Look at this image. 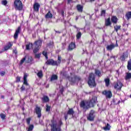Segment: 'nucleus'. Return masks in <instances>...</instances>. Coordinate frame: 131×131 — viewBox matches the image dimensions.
<instances>
[{
    "label": "nucleus",
    "mask_w": 131,
    "mask_h": 131,
    "mask_svg": "<svg viewBox=\"0 0 131 131\" xmlns=\"http://www.w3.org/2000/svg\"><path fill=\"white\" fill-rule=\"evenodd\" d=\"M114 48H115V45L113 43H112L110 45H107L106 47V50L107 51H112V50H113V49H114Z\"/></svg>",
    "instance_id": "2eb2a0df"
},
{
    "label": "nucleus",
    "mask_w": 131,
    "mask_h": 131,
    "mask_svg": "<svg viewBox=\"0 0 131 131\" xmlns=\"http://www.w3.org/2000/svg\"><path fill=\"white\" fill-rule=\"evenodd\" d=\"M48 46H49V47L50 48H53V46H54V42H50Z\"/></svg>",
    "instance_id": "37998d69"
},
{
    "label": "nucleus",
    "mask_w": 131,
    "mask_h": 131,
    "mask_svg": "<svg viewBox=\"0 0 131 131\" xmlns=\"http://www.w3.org/2000/svg\"><path fill=\"white\" fill-rule=\"evenodd\" d=\"M21 80V77H16V82H19Z\"/></svg>",
    "instance_id": "de8ad7c7"
},
{
    "label": "nucleus",
    "mask_w": 131,
    "mask_h": 131,
    "mask_svg": "<svg viewBox=\"0 0 131 131\" xmlns=\"http://www.w3.org/2000/svg\"><path fill=\"white\" fill-rule=\"evenodd\" d=\"M2 5H4V6H6V5L8 4V1H7L6 0L3 1L2 2Z\"/></svg>",
    "instance_id": "79ce46f5"
},
{
    "label": "nucleus",
    "mask_w": 131,
    "mask_h": 131,
    "mask_svg": "<svg viewBox=\"0 0 131 131\" xmlns=\"http://www.w3.org/2000/svg\"><path fill=\"white\" fill-rule=\"evenodd\" d=\"M62 16H64V11H61Z\"/></svg>",
    "instance_id": "864d4df0"
},
{
    "label": "nucleus",
    "mask_w": 131,
    "mask_h": 131,
    "mask_svg": "<svg viewBox=\"0 0 131 131\" xmlns=\"http://www.w3.org/2000/svg\"><path fill=\"white\" fill-rule=\"evenodd\" d=\"M68 79L69 81L73 82V83H75V82H77V81L80 80V77L77 76H74L73 77H69Z\"/></svg>",
    "instance_id": "6e6552de"
},
{
    "label": "nucleus",
    "mask_w": 131,
    "mask_h": 131,
    "mask_svg": "<svg viewBox=\"0 0 131 131\" xmlns=\"http://www.w3.org/2000/svg\"><path fill=\"white\" fill-rule=\"evenodd\" d=\"M97 103V97L94 96L92 98V100L89 101H82L80 103V107L83 110H88L91 107H94V105Z\"/></svg>",
    "instance_id": "f257e3e1"
},
{
    "label": "nucleus",
    "mask_w": 131,
    "mask_h": 131,
    "mask_svg": "<svg viewBox=\"0 0 131 131\" xmlns=\"http://www.w3.org/2000/svg\"><path fill=\"white\" fill-rule=\"evenodd\" d=\"M95 116V111L91 110L89 113V115L87 117V119L89 120V121H94Z\"/></svg>",
    "instance_id": "0eeeda50"
},
{
    "label": "nucleus",
    "mask_w": 131,
    "mask_h": 131,
    "mask_svg": "<svg viewBox=\"0 0 131 131\" xmlns=\"http://www.w3.org/2000/svg\"><path fill=\"white\" fill-rule=\"evenodd\" d=\"M41 55V53L36 54H35V58H37V59H39V58H40V55Z\"/></svg>",
    "instance_id": "a19ab883"
},
{
    "label": "nucleus",
    "mask_w": 131,
    "mask_h": 131,
    "mask_svg": "<svg viewBox=\"0 0 131 131\" xmlns=\"http://www.w3.org/2000/svg\"><path fill=\"white\" fill-rule=\"evenodd\" d=\"M74 49H75V43L72 42L69 46V51H72V50H74Z\"/></svg>",
    "instance_id": "dca6fc26"
},
{
    "label": "nucleus",
    "mask_w": 131,
    "mask_h": 131,
    "mask_svg": "<svg viewBox=\"0 0 131 131\" xmlns=\"http://www.w3.org/2000/svg\"><path fill=\"white\" fill-rule=\"evenodd\" d=\"M117 47H118V45H116Z\"/></svg>",
    "instance_id": "e2e57ef3"
},
{
    "label": "nucleus",
    "mask_w": 131,
    "mask_h": 131,
    "mask_svg": "<svg viewBox=\"0 0 131 131\" xmlns=\"http://www.w3.org/2000/svg\"><path fill=\"white\" fill-rule=\"evenodd\" d=\"M60 91L61 92V93H62V92H63V90L61 89V90H60Z\"/></svg>",
    "instance_id": "052dcab7"
},
{
    "label": "nucleus",
    "mask_w": 131,
    "mask_h": 131,
    "mask_svg": "<svg viewBox=\"0 0 131 131\" xmlns=\"http://www.w3.org/2000/svg\"><path fill=\"white\" fill-rule=\"evenodd\" d=\"M45 18L46 19H51V18H53V14L51 13V11L48 12L45 15Z\"/></svg>",
    "instance_id": "a211bd4d"
},
{
    "label": "nucleus",
    "mask_w": 131,
    "mask_h": 131,
    "mask_svg": "<svg viewBox=\"0 0 131 131\" xmlns=\"http://www.w3.org/2000/svg\"><path fill=\"white\" fill-rule=\"evenodd\" d=\"M13 52L14 53V54H17V50H13Z\"/></svg>",
    "instance_id": "3c124183"
},
{
    "label": "nucleus",
    "mask_w": 131,
    "mask_h": 131,
    "mask_svg": "<svg viewBox=\"0 0 131 131\" xmlns=\"http://www.w3.org/2000/svg\"><path fill=\"white\" fill-rule=\"evenodd\" d=\"M104 81L105 82L106 86H109V84H110V79L107 78L104 79Z\"/></svg>",
    "instance_id": "bb28decb"
},
{
    "label": "nucleus",
    "mask_w": 131,
    "mask_h": 131,
    "mask_svg": "<svg viewBox=\"0 0 131 131\" xmlns=\"http://www.w3.org/2000/svg\"><path fill=\"white\" fill-rule=\"evenodd\" d=\"M33 59L31 56H27V59L26 60V63H31V62H32Z\"/></svg>",
    "instance_id": "b1692460"
},
{
    "label": "nucleus",
    "mask_w": 131,
    "mask_h": 131,
    "mask_svg": "<svg viewBox=\"0 0 131 131\" xmlns=\"http://www.w3.org/2000/svg\"><path fill=\"white\" fill-rule=\"evenodd\" d=\"M27 59V56H26L24 58H23L20 60V65H22V64H23V63H24L25 61L26 62Z\"/></svg>",
    "instance_id": "473e14b6"
},
{
    "label": "nucleus",
    "mask_w": 131,
    "mask_h": 131,
    "mask_svg": "<svg viewBox=\"0 0 131 131\" xmlns=\"http://www.w3.org/2000/svg\"><path fill=\"white\" fill-rule=\"evenodd\" d=\"M95 75L94 73H91L89 75L88 84L91 88H94L96 86V81H95Z\"/></svg>",
    "instance_id": "7ed1b4c3"
},
{
    "label": "nucleus",
    "mask_w": 131,
    "mask_h": 131,
    "mask_svg": "<svg viewBox=\"0 0 131 131\" xmlns=\"http://www.w3.org/2000/svg\"><path fill=\"white\" fill-rule=\"evenodd\" d=\"M42 55H43V56H45V57L46 60H48V55H47V52L43 51V52H42Z\"/></svg>",
    "instance_id": "58836bf2"
},
{
    "label": "nucleus",
    "mask_w": 131,
    "mask_h": 131,
    "mask_svg": "<svg viewBox=\"0 0 131 131\" xmlns=\"http://www.w3.org/2000/svg\"><path fill=\"white\" fill-rule=\"evenodd\" d=\"M5 74L6 73L4 71H2L0 73L1 76H4V75H5Z\"/></svg>",
    "instance_id": "09e8293b"
},
{
    "label": "nucleus",
    "mask_w": 131,
    "mask_h": 131,
    "mask_svg": "<svg viewBox=\"0 0 131 131\" xmlns=\"http://www.w3.org/2000/svg\"><path fill=\"white\" fill-rule=\"evenodd\" d=\"M0 117L2 118V119H3V120H5V118H6V114L1 113L0 114Z\"/></svg>",
    "instance_id": "4c0bfd02"
},
{
    "label": "nucleus",
    "mask_w": 131,
    "mask_h": 131,
    "mask_svg": "<svg viewBox=\"0 0 131 131\" xmlns=\"http://www.w3.org/2000/svg\"><path fill=\"white\" fill-rule=\"evenodd\" d=\"M39 7H40V5H39V4L37 3H35L33 6L34 10L35 12H38L39 10Z\"/></svg>",
    "instance_id": "ddd939ff"
},
{
    "label": "nucleus",
    "mask_w": 131,
    "mask_h": 131,
    "mask_svg": "<svg viewBox=\"0 0 131 131\" xmlns=\"http://www.w3.org/2000/svg\"><path fill=\"white\" fill-rule=\"evenodd\" d=\"M31 120V119H30V118H29L28 119H27L26 121H27V123L28 124H30V121Z\"/></svg>",
    "instance_id": "a18cd8bd"
},
{
    "label": "nucleus",
    "mask_w": 131,
    "mask_h": 131,
    "mask_svg": "<svg viewBox=\"0 0 131 131\" xmlns=\"http://www.w3.org/2000/svg\"><path fill=\"white\" fill-rule=\"evenodd\" d=\"M2 99H4V96H2Z\"/></svg>",
    "instance_id": "680f3d73"
},
{
    "label": "nucleus",
    "mask_w": 131,
    "mask_h": 131,
    "mask_svg": "<svg viewBox=\"0 0 131 131\" xmlns=\"http://www.w3.org/2000/svg\"><path fill=\"white\" fill-rule=\"evenodd\" d=\"M120 59L121 60V61H125V57L124 56V55H122V56H121Z\"/></svg>",
    "instance_id": "49530a36"
},
{
    "label": "nucleus",
    "mask_w": 131,
    "mask_h": 131,
    "mask_svg": "<svg viewBox=\"0 0 131 131\" xmlns=\"http://www.w3.org/2000/svg\"><path fill=\"white\" fill-rule=\"evenodd\" d=\"M68 115H72V117H74V111L73 108H69L67 114L64 115L65 120L68 119Z\"/></svg>",
    "instance_id": "1a4fd4ad"
},
{
    "label": "nucleus",
    "mask_w": 131,
    "mask_h": 131,
    "mask_svg": "<svg viewBox=\"0 0 131 131\" xmlns=\"http://www.w3.org/2000/svg\"><path fill=\"white\" fill-rule=\"evenodd\" d=\"M33 128H34V126L33 124L30 125L28 128L27 131H32L33 130Z\"/></svg>",
    "instance_id": "2f4dec72"
},
{
    "label": "nucleus",
    "mask_w": 131,
    "mask_h": 131,
    "mask_svg": "<svg viewBox=\"0 0 131 131\" xmlns=\"http://www.w3.org/2000/svg\"><path fill=\"white\" fill-rule=\"evenodd\" d=\"M118 19L117 18V17L116 16H112V17L111 18V21L112 22V23H115L116 24V23H117V21H118Z\"/></svg>",
    "instance_id": "412c9836"
},
{
    "label": "nucleus",
    "mask_w": 131,
    "mask_h": 131,
    "mask_svg": "<svg viewBox=\"0 0 131 131\" xmlns=\"http://www.w3.org/2000/svg\"><path fill=\"white\" fill-rule=\"evenodd\" d=\"M28 77V74H24V84L26 85H28V82H27V77Z\"/></svg>",
    "instance_id": "f3484780"
},
{
    "label": "nucleus",
    "mask_w": 131,
    "mask_h": 131,
    "mask_svg": "<svg viewBox=\"0 0 131 131\" xmlns=\"http://www.w3.org/2000/svg\"><path fill=\"white\" fill-rule=\"evenodd\" d=\"M61 56H58V60L57 61H54L53 59H49L46 61L47 65H52L53 66H58L61 63Z\"/></svg>",
    "instance_id": "20e7f679"
},
{
    "label": "nucleus",
    "mask_w": 131,
    "mask_h": 131,
    "mask_svg": "<svg viewBox=\"0 0 131 131\" xmlns=\"http://www.w3.org/2000/svg\"><path fill=\"white\" fill-rule=\"evenodd\" d=\"M76 20H78V16H77V17H76Z\"/></svg>",
    "instance_id": "6e6d98bb"
},
{
    "label": "nucleus",
    "mask_w": 131,
    "mask_h": 131,
    "mask_svg": "<svg viewBox=\"0 0 131 131\" xmlns=\"http://www.w3.org/2000/svg\"><path fill=\"white\" fill-rule=\"evenodd\" d=\"M126 18L127 19V20H129V19L131 18V11L128 12L126 14Z\"/></svg>",
    "instance_id": "cd10ccee"
},
{
    "label": "nucleus",
    "mask_w": 131,
    "mask_h": 131,
    "mask_svg": "<svg viewBox=\"0 0 131 131\" xmlns=\"http://www.w3.org/2000/svg\"><path fill=\"white\" fill-rule=\"evenodd\" d=\"M12 46H13V43L9 42L8 45L4 47L5 51H8V50H9V49H10Z\"/></svg>",
    "instance_id": "aec40b11"
},
{
    "label": "nucleus",
    "mask_w": 131,
    "mask_h": 131,
    "mask_svg": "<svg viewBox=\"0 0 131 131\" xmlns=\"http://www.w3.org/2000/svg\"><path fill=\"white\" fill-rule=\"evenodd\" d=\"M41 43L42 42L41 40H38L35 42L34 44L35 48L33 50V53H34V54H36V53L38 52V50L40 49V47H41Z\"/></svg>",
    "instance_id": "39448f33"
},
{
    "label": "nucleus",
    "mask_w": 131,
    "mask_h": 131,
    "mask_svg": "<svg viewBox=\"0 0 131 131\" xmlns=\"http://www.w3.org/2000/svg\"><path fill=\"white\" fill-rule=\"evenodd\" d=\"M43 131H49L48 129H45Z\"/></svg>",
    "instance_id": "13d9d810"
},
{
    "label": "nucleus",
    "mask_w": 131,
    "mask_h": 131,
    "mask_svg": "<svg viewBox=\"0 0 131 131\" xmlns=\"http://www.w3.org/2000/svg\"><path fill=\"white\" fill-rule=\"evenodd\" d=\"M14 7L16 10H18L21 11L23 9V5L22 4V2L20 0H15L14 2Z\"/></svg>",
    "instance_id": "423d86ee"
},
{
    "label": "nucleus",
    "mask_w": 131,
    "mask_h": 131,
    "mask_svg": "<svg viewBox=\"0 0 131 131\" xmlns=\"http://www.w3.org/2000/svg\"><path fill=\"white\" fill-rule=\"evenodd\" d=\"M32 43H29L26 45V50H30V49L32 48Z\"/></svg>",
    "instance_id": "c756f323"
},
{
    "label": "nucleus",
    "mask_w": 131,
    "mask_h": 131,
    "mask_svg": "<svg viewBox=\"0 0 131 131\" xmlns=\"http://www.w3.org/2000/svg\"><path fill=\"white\" fill-rule=\"evenodd\" d=\"M130 78H131V73H127L125 76V79H126V80H127V79H130Z\"/></svg>",
    "instance_id": "7c9ffc66"
},
{
    "label": "nucleus",
    "mask_w": 131,
    "mask_h": 131,
    "mask_svg": "<svg viewBox=\"0 0 131 131\" xmlns=\"http://www.w3.org/2000/svg\"><path fill=\"white\" fill-rule=\"evenodd\" d=\"M20 29H21V28H20V27H19L16 30L15 33H14V38H15V39H17V38H18V35L19 34V33L20 32Z\"/></svg>",
    "instance_id": "4468645a"
},
{
    "label": "nucleus",
    "mask_w": 131,
    "mask_h": 131,
    "mask_svg": "<svg viewBox=\"0 0 131 131\" xmlns=\"http://www.w3.org/2000/svg\"><path fill=\"white\" fill-rule=\"evenodd\" d=\"M102 94L105 96L106 98L110 99L112 97V92L110 91L105 90L102 92Z\"/></svg>",
    "instance_id": "9b49d317"
},
{
    "label": "nucleus",
    "mask_w": 131,
    "mask_h": 131,
    "mask_svg": "<svg viewBox=\"0 0 131 131\" xmlns=\"http://www.w3.org/2000/svg\"><path fill=\"white\" fill-rule=\"evenodd\" d=\"M90 2H95V0H90Z\"/></svg>",
    "instance_id": "bf43d9fd"
},
{
    "label": "nucleus",
    "mask_w": 131,
    "mask_h": 131,
    "mask_svg": "<svg viewBox=\"0 0 131 131\" xmlns=\"http://www.w3.org/2000/svg\"><path fill=\"white\" fill-rule=\"evenodd\" d=\"M35 110L38 118H40V117H41V108H40V107L36 105Z\"/></svg>",
    "instance_id": "9d476101"
},
{
    "label": "nucleus",
    "mask_w": 131,
    "mask_h": 131,
    "mask_svg": "<svg viewBox=\"0 0 131 131\" xmlns=\"http://www.w3.org/2000/svg\"><path fill=\"white\" fill-rule=\"evenodd\" d=\"M20 90H21V91H25V86L23 85L20 88Z\"/></svg>",
    "instance_id": "8fccbe9b"
},
{
    "label": "nucleus",
    "mask_w": 131,
    "mask_h": 131,
    "mask_svg": "<svg viewBox=\"0 0 131 131\" xmlns=\"http://www.w3.org/2000/svg\"><path fill=\"white\" fill-rule=\"evenodd\" d=\"M111 127V126H110V125L107 123L105 127H103V129L104 130H110Z\"/></svg>",
    "instance_id": "c85d7f7f"
},
{
    "label": "nucleus",
    "mask_w": 131,
    "mask_h": 131,
    "mask_svg": "<svg viewBox=\"0 0 131 131\" xmlns=\"http://www.w3.org/2000/svg\"><path fill=\"white\" fill-rule=\"evenodd\" d=\"M51 110V106H48V105H46V111L49 112Z\"/></svg>",
    "instance_id": "c03bdc74"
},
{
    "label": "nucleus",
    "mask_w": 131,
    "mask_h": 131,
    "mask_svg": "<svg viewBox=\"0 0 131 131\" xmlns=\"http://www.w3.org/2000/svg\"><path fill=\"white\" fill-rule=\"evenodd\" d=\"M42 102H49V97L47 96H44L43 97V98H42L41 99Z\"/></svg>",
    "instance_id": "a878e982"
},
{
    "label": "nucleus",
    "mask_w": 131,
    "mask_h": 131,
    "mask_svg": "<svg viewBox=\"0 0 131 131\" xmlns=\"http://www.w3.org/2000/svg\"><path fill=\"white\" fill-rule=\"evenodd\" d=\"M111 25V21L110 20V17L105 19V26H110Z\"/></svg>",
    "instance_id": "5701e85b"
},
{
    "label": "nucleus",
    "mask_w": 131,
    "mask_h": 131,
    "mask_svg": "<svg viewBox=\"0 0 131 131\" xmlns=\"http://www.w3.org/2000/svg\"><path fill=\"white\" fill-rule=\"evenodd\" d=\"M121 88H122V83L120 81H118L114 86V89H115V90H117V91H119L121 90Z\"/></svg>",
    "instance_id": "f8f14e48"
},
{
    "label": "nucleus",
    "mask_w": 131,
    "mask_h": 131,
    "mask_svg": "<svg viewBox=\"0 0 131 131\" xmlns=\"http://www.w3.org/2000/svg\"><path fill=\"white\" fill-rule=\"evenodd\" d=\"M75 28H76V27L75 26Z\"/></svg>",
    "instance_id": "69168bd1"
},
{
    "label": "nucleus",
    "mask_w": 131,
    "mask_h": 131,
    "mask_svg": "<svg viewBox=\"0 0 131 131\" xmlns=\"http://www.w3.org/2000/svg\"><path fill=\"white\" fill-rule=\"evenodd\" d=\"M105 14H106V11L105 10H102L101 11V13L100 16H105Z\"/></svg>",
    "instance_id": "ea45409f"
},
{
    "label": "nucleus",
    "mask_w": 131,
    "mask_h": 131,
    "mask_svg": "<svg viewBox=\"0 0 131 131\" xmlns=\"http://www.w3.org/2000/svg\"><path fill=\"white\" fill-rule=\"evenodd\" d=\"M55 32H56V33H60V32L59 31H55Z\"/></svg>",
    "instance_id": "4d7b16f0"
},
{
    "label": "nucleus",
    "mask_w": 131,
    "mask_h": 131,
    "mask_svg": "<svg viewBox=\"0 0 131 131\" xmlns=\"http://www.w3.org/2000/svg\"><path fill=\"white\" fill-rule=\"evenodd\" d=\"M53 123L51 125V129L53 131H61V126L62 125V121H59L58 123H54V120H52Z\"/></svg>",
    "instance_id": "f03ea898"
},
{
    "label": "nucleus",
    "mask_w": 131,
    "mask_h": 131,
    "mask_svg": "<svg viewBox=\"0 0 131 131\" xmlns=\"http://www.w3.org/2000/svg\"><path fill=\"white\" fill-rule=\"evenodd\" d=\"M77 10L78 11V12H80V13H82L83 10V6L82 5H80L79 4L77 5Z\"/></svg>",
    "instance_id": "6ab92c4d"
},
{
    "label": "nucleus",
    "mask_w": 131,
    "mask_h": 131,
    "mask_svg": "<svg viewBox=\"0 0 131 131\" xmlns=\"http://www.w3.org/2000/svg\"><path fill=\"white\" fill-rule=\"evenodd\" d=\"M58 79V76L56 75H52L51 78V81H54V80H57Z\"/></svg>",
    "instance_id": "393cba45"
},
{
    "label": "nucleus",
    "mask_w": 131,
    "mask_h": 131,
    "mask_svg": "<svg viewBox=\"0 0 131 131\" xmlns=\"http://www.w3.org/2000/svg\"><path fill=\"white\" fill-rule=\"evenodd\" d=\"M76 37L77 39H79L81 37V32L79 31L76 35Z\"/></svg>",
    "instance_id": "e433bc0d"
},
{
    "label": "nucleus",
    "mask_w": 131,
    "mask_h": 131,
    "mask_svg": "<svg viewBox=\"0 0 131 131\" xmlns=\"http://www.w3.org/2000/svg\"><path fill=\"white\" fill-rule=\"evenodd\" d=\"M95 73L97 76L99 77L102 76V73L101 72V71L98 70H95Z\"/></svg>",
    "instance_id": "4be33fe9"
},
{
    "label": "nucleus",
    "mask_w": 131,
    "mask_h": 131,
    "mask_svg": "<svg viewBox=\"0 0 131 131\" xmlns=\"http://www.w3.org/2000/svg\"><path fill=\"white\" fill-rule=\"evenodd\" d=\"M37 75L38 77H39V78H41V77H42V71H39L37 73Z\"/></svg>",
    "instance_id": "72a5a7b5"
},
{
    "label": "nucleus",
    "mask_w": 131,
    "mask_h": 131,
    "mask_svg": "<svg viewBox=\"0 0 131 131\" xmlns=\"http://www.w3.org/2000/svg\"><path fill=\"white\" fill-rule=\"evenodd\" d=\"M127 67L128 70H131V60L128 61Z\"/></svg>",
    "instance_id": "c9c22d12"
},
{
    "label": "nucleus",
    "mask_w": 131,
    "mask_h": 131,
    "mask_svg": "<svg viewBox=\"0 0 131 131\" xmlns=\"http://www.w3.org/2000/svg\"><path fill=\"white\" fill-rule=\"evenodd\" d=\"M121 27V26H115L114 27V29L116 31V32H118V30H119V29H120Z\"/></svg>",
    "instance_id": "f704fd0d"
},
{
    "label": "nucleus",
    "mask_w": 131,
    "mask_h": 131,
    "mask_svg": "<svg viewBox=\"0 0 131 131\" xmlns=\"http://www.w3.org/2000/svg\"><path fill=\"white\" fill-rule=\"evenodd\" d=\"M77 31H79L80 30V29H78V28H77Z\"/></svg>",
    "instance_id": "5fc2aeb1"
},
{
    "label": "nucleus",
    "mask_w": 131,
    "mask_h": 131,
    "mask_svg": "<svg viewBox=\"0 0 131 131\" xmlns=\"http://www.w3.org/2000/svg\"><path fill=\"white\" fill-rule=\"evenodd\" d=\"M72 1V0H68V4H70V3H71Z\"/></svg>",
    "instance_id": "603ef678"
},
{
    "label": "nucleus",
    "mask_w": 131,
    "mask_h": 131,
    "mask_svg": "<svg viewBox=\"0 0 131 131\" xmlns=\"http://www.w3.org/2000/svg\"><path fill=\"white\" fill-rule=\"evenodd\" d=\"M130 97L131 98V94H130Z\"/></svg>",
    "instance_id": "0e129e2a"
}]
</instances>
